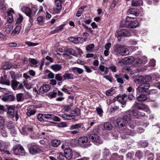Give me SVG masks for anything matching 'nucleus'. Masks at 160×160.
<instances>
[{"instance_id": "f257e3e1", "label": "nucleus", "mask_w": 160, "mask_h": 160, "mask_svg": "<svg viewBox=\"0 0 160 160\" xmlns=\"http://www.w3.org/2000/svg\"><path fill=\"white\" fill-rule=\"evenodd\" d=\"M131 116L124 115L123 118H118L115 122V125L119 128L121 133V137L122 138L125 139L129 138V135H133L130 130L126 127V125L128 123L129 127L133 128L136 125L135 122L132 121Z\"/></svg>"}, {"instance_id": "f03ea898", "label": "nucleus", "mask_w": 160, "mask_h": 160, "mask_svg": "<svg viewBox=\"0 0 160 160\" xmlns=\"http://www.w3.org/2000/svg\"><path fill=\"white\" fill-rule=\"evenodd\" d=\"M21 9L27 16L31 18L32 16H35L38 10V8L37 6H34L32 7L31 9L27 6L22 5L21 6Z\"/></svg>"}, {"instance_id": "7ed1b4c3", "label": "nucleus", "mask_w": 160, "mask_h": 160, "mask_svg": "<svg viewBox=\"0 0 160 160\" xmlns=\"http://www.w3.org/2000/svg\"><path fill=\"white\" fill-rule=\"evenodd\" d=\"M123 24L124 27L134 28L138 27L139 23L136 18L127 16Z\"/></svg>"}, {"instance_id": "20e7f679", "label": "nucleus", "mask_w": 160, "mask_h": 160, "mask_svg": "<svg viewBox=\"0 0 160 160\" xmlns=\"http://www.w3.org/2000/svg\"><path fill=\"white\" fill-rule=\"evenodd\" d=\"M114 52L116 55L120 54L122 56L128 55L129 51L127 46L117 45L115 46Z\"/></svg>"}, {"instance_id": "39448f33", "label": "nucleus", "mask_w": 160, "mask_h": 160, "mask_svg": "<svg viewBox=\"0 0 160 160\" xmlns=\"http://www.w3.org/2000/svg\"><path fill=\"white\" fill-rule=\"evenodd\" d=\"M21 133L23 135H27L29 134L30 137L33 139H36L37 138L35 135L36 131L31 126L23 127Z\"/></svg>"}, {"instance_id": "423d86ee", "label": "nucleus", "mask_w": 160, "mask_h": 160, "mask_svg": "<svg viewBox=\"0 0 160 160\" xmlns=\"http://www.w3.org/2000/svg\"><path fill=\"white\" fill-rule=\"evenodd\" d=\"M78 142L81 147L84 148L89 147L91 145L88 138L86 136L79 138L78 140Z\"/></svg>"}, {"instance_id": "0eeeda50", "label": "nucleus", "mask_w": 160, "mask_h": 160, "mask_svg": "<svg viewBox=\"0 0 160 160\" xmlns=\"http://www.w3.org/2000/svg\"><path fill=\"white\" fill-rule=\"evenodd\" d=\"M90 138L93 143L96 145H98L103 142V140L98 135L92 134L90 136Z\"/></svg>"}, {"instance_id": "6e6552de", "label": "nucleus", "mask_w": 160, "mask_h": 160, "mask_svg": "<svg viewBox=\"0 0 160 160\" xmlns=\"http://www.w3.org/2000/svg\"><path fill=\"white\" fill-rule=\"evenodd\" d=\"M62 148L64 150V156L67 159H70L72 157L73 152L68 147L64 145L62 146Z\"/></svg>"}, {"instance_id": "1a4fd4ad", "label": "nucleus", "mask_w": 160, "mask_h": 160, "mask_svg": "<svg viewBox=\"0 0 160 160\" xmlns=\"http://www.w3.org/2000/svg\"><path fill=\"white\" fill-rule=\"evenodd\" d=\"M13 152L14 155L23 156L25 154V152L23 147L21 146H19L13 149Z\"/></svg>"}, {"instance_id": "9d476101", "label": "nucleus", "mask_w": 160, "mask_h": 160, "mask_svg": "<svg viewBox=\"0 0 160 160\" xmlns=\"http://www.w3.org/2000/svg\"><path fill=\"white\" fill-rule=\"evenodd\" d=\"M117 34L118 38L119 41L121 40L124 37H129L131 35L130 33L125 29L118 31Z\"/></svg>"}, {"instance_id": "9b49d317", "label": "nucleus", "mask_w": 160, "mask_h": 160, "mask_svg": "<svg viewBox=\"0 0 160 160\" xmlns=\"http://www.w3.org/2000/svg\"><path fill=\"white\" fill-rule=\"evenodd\" d=\"M7 13V21L9 23H11L14 21L13 17L16 15V14L13 9L11 8H10L8 9Z\"/></svg>"}, {"instance_id": "f8f14e48", "label": "nucleus", "mask_w": 160, "mask_h": 160, "mask_svg": "<svg viewBox=\"0 0 160 160\" xmlns=\"http://www.w3.org/2000/svg\"><path fill=\"white\" fill-rule=\"evenodd\" d=\"M150 84L148 83H143L139 86L137 89V92H146L149 88Z\"/></svg>"}, {"instance_id": "ddd939ff", "label": "nucleus", "mask_w": 160, "mask_h": 160, "mask_svg": "<svg viewBox=\"0 0 160 160\" xmlns=\"http://www.w3.org/2000/svg\"><path fill=\"white\" fill-rule=\"evenodd\" d=\"M11 87L14 90H19L23 87L22 85L16 80H12L11 81Z\"/></svg>"}, {"instance_id": "4468645a", "label": "nucleus", "mask_w": 160, "mask_h": 160, "mask_svg": "<svg viewBox=\"0 0 160 160\" xmlns=\"http://www.w3.org/2000/svg\"><path fill=\"white\" fill-rule=\"evenodd\" d=\"M37 107L35 105H31L28 107L26 114L28 117L34 115L36 112L35 108Z\"/></svg>"}, {"instance_id": "2eb2a0df", "label": "nucleus", "mask_w": 160, "mask_h": 160, "mask_svg": "<svg viewBox=\"0 0 160 160\" xmlns=\"http://www.w3.org/2000/svg\"><path fill=\"white\" fill-rule=\"evenodd\" d=\"M41 150L39 147L36 145L32 146L29 149L30 153L32 155H34L40 152Z\"/></svg>"}, {"instance_id": "dca6fc26", "label": "nucleus", "mask_w": 160, "mask_h": 160, "mask_svg": "<svg viewBox=\"0 0 160 160\" xmlns=\"http://www.w3.org/2000/svg\"><path fill=\"white\" fill-rule=\"evenodd\" d=\"M126 97V95L118 96L115 98V100H117L118 102L121 103L122 107H124L126 104V102L124 100L125 98Z\"/></svg>"}, {"instance_id": "f3484780", "label": "nucleus", "mask_w": 160, "mask_h": 160, "mask_svg": "<svg viewBox=\"0 0 160 160\" xmlns=\"http://www.w3.org/2000/svg\"><path fill=\"white\" fill-rule=\"evenodd\" d=\"M6 107L8 109L7 113L8 115L11 118L14 117L15 114L14 108L15 107V106L7 105Z\"/></svg>"}, {"instance_id": "a211bd4d", "label": "nucleus", "mask_w": 160, "mask_h": 160, "mask_svg": "<svg viewBox=\"0 0 160 160\" xmlns=\"http://www.w3.org/2000/svg\"><path fill=\"white\" fill-rule=\"evenodd\" d=\"M134 105L137 108L140 110H143L144 111L148 112L149 111L148 107L146 106L144 104L139 103L137 102L134 103Z\"/></svg>"}, {"instance_id": "6ab92c4d", "label": "nucleus", "mask_w": 160, "mask_h": 160, "mask_svg": "<svg viewBox=\"0 0 160 160\" xmlns=\"http://www.w3.org/2000/svg\"><path fill=\"white\" fill-rule=\"evenodd\" d=\"M7 75H5L3 77H2L0 78V83L9 86L10 84V82L9 80L7 79Z\"/></svg>"}, {"instance_id": "aec40b11", "label": "nucleus", "mask_w": 160, "mask_h": 160, "mask_svg": "<svg viewBox=\"0 0 160 160\" xmlns=\"http://www.w3.org/2000/svg\"><path fill=\"white\" fill-rule=\"evenodd\" d=\"M68 39L70 42H72L75 44L79 43V41L82 39V41H85V40L84 38L79 37L77 38L70 37L68 38Z\"/></svg>"}, {"instance_id": "412c9836", "label": "nucleus", "mask_w": 160, "mask_h": 160, "mask_svg": "<svg viewBox=\"0 0 160 160\" xmlns=\"http://www.w3.org/2000/svg\"><path fill=\"white\" fill-rule=\"evenodd\" d=\"M126 113L127 114V115H130V116H131V113H132L133 115L136 118H138V116H137L138 114H140V112L136 110H129L127 111V112H126Z\"/></svg>"}, {"instance_id": "4be33fe9", "label": "nucleus", "mask_w": 160, "mask_h": 160, "mask_svg": "<svg viewBox=\"0 0 160 160\" xmlns=\"http://www.w3.org/2000/svg\"><path fill=\"white\" fill-rule=\"evenodd\" d=\"M50 68L51 69L55 72L60 71L62 68V67L61 64H57L51 65Z\"/></svg>"}, {"instance_id": "5701e85b", "label": "nucleus", "mask_w": 160, "mask_h": 160, "mask_svg": "<svg viewBox=\"0 0 160 160\" xmlns=\"http://www.w3.org/2000/svg\"><path fill=\"white\" fill-rule=\"evenodd\" d=\"M69 71H72L74 73H78L79 74L82 73L83 72V70L78 67H72L69 68Z\"/></svg>"}, {"instance_id": "b1692460", "label": "nucleus", "mask_w": 160, "mask_h": 160, "mask_svg": "<svg viewBox=\"0 0 160 160\" xmlns=\"http://www.w3.org/2000/svg\"><path fill=\"white\" fill-rule=\"evenodd\" d=\"M50 89V86L48 84H45L42 86L40 88V92L42 93L47 92Z\"/></svg>"}, {"instance_id": "393cba45", "label": "nucleus", "mask_w": 160, "mask_h": 160, "mask_svg": "<svg viewBox=\"0 0 160 160\" xmlns=\"http://www.w3.org/2000/svg\"><path fill=\"white\" fill-rule=\"evenodd\" d=\"M14 99V97L13 96L11 95H7L3 96L2 98V100L4 102L12 101Z\"/></svg>"}, {"instance_id": "a878e982", "label": "nucleus", "mask_w": 160, "mask_h": 160, "mask_svg": "<svg viewBox=\"0 0 160 160\" xmlns=\"http://www.w3.org/2000/svg\"><path fill=\"white\" fill-rule=\"evenodd\" d=\"M21 29V26L20 25H18L16 26L12 31L11 35L12 36H14L15 35H18Z\"/></svg>"}, {"instance_id": "bb28decb", "label": "nucleus", "mask_w": 160, "mask_h": 160, "mask_svg": "<svg viewBox=\"0 0 160 160\" xmlns=\"http://www.w3.org/2000/svg\"><path fill=\"white\" fill-rule=\"evenodd\" d=\"M126 64H129L134 62L135 58L132 56H128L125 58Z\"/></svg>"}, {"instance_id": "cd10ccee", "label": "nucleus", "mask_w": 160, "mask_h": 160, "mask_svg": "<svg viewBox=\"0 0 160 160\" xmlns=\"http://www.w3.org/2000/svg\"><path fill=\"white\" fill-rule=\"evenodd\" d=\"M143 4L142 0H132V6L134 7L142 5Z\"/></svg>"}, {"instance_id": "c85d7f7f", "label": "nucleus", "mask_w": 160, "mask_h": 160, "mask_svg": "<svg viewBox=\"0 0 160 160\" xmlns=\"http://www.w3.org/2000/svg\"><path fill=\"white\" fill-rule=\"evenodd\" d=\"M64 79H73L74 78V75L72 73L69 72H66L63 75Z\"/></svg>"}, {"instance_id": "c756f323", "label": "nucleus", "mask_w": 160, "mask_h": 160, "mask_svg": "<svg viewBox=\"0 0 160 160\" xmlns=\"http://www.w3.org/2000/svg\"><path fill=\"white\" fill-rule=\"evenodd\" d=\"M127 12L128 14H133L136 16H138L139 14L137 10L135 8H131L129 9Z\"/></svg>"}, {"instance_id": "7c9ffc66", "label": "nucleus", "mask_w": 160, "mask_h": 160, "mask_svg": "<svg viewBox=\"0 0 160 160\" xmlns=\"http://www.w3.org/2000/svg\"><path fill=\"white\" fill-rule=\"evenodd\" d=\"M71 114L73 115L74 117L75 116H79L80 114V110L79 108H76L71 112Z\"/></svg>"}, {"instance_id": "2f4dec72", "label": "nucleus", "mask_w": 160, "mask_h": 160, "mask_svg": "<svg viewBox=\"0 0 160 160\" xmlns=\"http://www.w3.org/2000/svg\"><path fill=\"white\" fill-rule=\"evenodd\" d=\"M118 82L122 84L124 83L123 80L122 78V74L121 73L116 74L115 76Z\"/></svg>"}, {"instance_id": "473e14b6", "label": "nucleus", "mask_w": 160, "mask_h": 160, "mask_svg": "<svg viewBox=\"0 0 160 160\" xmlns=\"http://www.w3.org/2000/svg\"><path fill=\"white\" fill-rule=\"evenodd\" d=\"M82 124L78 123L71 125L70 128V129L72 130L73 129H78L81 128Z\"/></svg>"}, {"instance_id": "72a5a7b5", "label": "nucleus", "mask_w": 160, "mask_h": 160, "mask_svg": "<svg viewBox=\"0 0 160 160\" xmlns=\"http://www.w3.org/2000/svg\"><path fill=\"white\" fill-rule=\"evenodd\" d=\"M147 96L144 94H142L139 95L137 98V100L140 102H143L147 100Z\"/></svg>"}, {"instance_id": "f704fd0d", "label": "nucleus", "mask_w": 160, "mask_h": 160, "mask_svg": "<svg viewBox=\"0 0 160 160\" xmlns=\"http://www.w3.org/2000/svg\"><path fill=\"white\" fill-rule=\"evenodd\" d=\"M99 68L101 71L103 72V74H106L108 73V68L105 67L103 65H100L99 67Z\"/></svg>"}, {"instance_id": "c9c22d12", "label": "nucleus", "mask_w": 160, "mask_h": 160, "mask_svg": "<svg viewBox=\"0 0 160 160\" xmlns=\"http://www.w3.org/2000/svg\"><path fill=\"white\" fill-rule=\"evenodd\" d=\"M23 18V16L21 14H18L17 16V18L16 20V24H20L22 21Z\"/></svg>"}, {"instance_id": "e433bc0d", "label": "nucleus", "mask_w": 160, "mask_h": 160, "mask_svg": "<svg viewBox=\"0 0 160 160\" xmlns=\"http://www.w3.org/2000/svg\"><path fill=\"white\" fill-rule=\"evenodd\" d=\"M112 158L113 160H122L123 157L119 156L117 153H114L112 156Z\"/></svg>"}, {"instance_id": "4c0bfd02", "label": "nucleus", "mask_w": 160, "mask_h": 160, "mask_svg": "<svg viewBox=\"0 0 160 160\" xmlns=\"http://www.w3.org/2000/svg\"><path fill=\"white\" fill-rule=\"evenodd\" d=\"M60 143V141L57 139H54L52 141L51 144L54 147H57Z\"/></svg>"}, {"instance_id": "58836bf2", "label": "nucleus", "mask_w": 160, "mask_h": 160, "mask_svg": "<svg viewBox=\"0 0 160 160\" xmlns=\"http://www.w3.org/2000/svg\"><path fill=\"white\" fill-rule=\"evenodd\" d=\"M116 88H112L108 90L106 92V94L107 96H112L115 92Z\"/></svg>"}, {"instance_id": "ea45409f", "label": "nucleus", "mask_w": 160, "mask_h": 160, "mask_svg": "<svg viewBox=\"0 0 160 160\" xmlns=\"http://www.w3.org/2000/svg\"><path fill=\"white\" fill-rule=\"evenodd\" d=\"M62 117L64 119L67 120H70L74 119L73 115H68L66 114H62Z\"/></svg>"}, {"instance_id": "a19ab883", "label": "nucleus", "mask_w": 160, "mask_h": 160, "mask_svg": "<svg viewBox=\"0 0 160 160\" xmlns=\"http://www.w3.org/2000/svg\"><path fill=\"white\" fill-rule=\"evenodd\" d=\"M13 26L12 25L8 24L7 25V27L6 30V32L7 33H10L12 30Z\"/></svg>"}, {"instance_id": "79ce46f5", "label": "nucleus", "mask_w": 160, "mask_h": 160, "mask_svg": "<svg viewBox=\"0 0 160 160\" xmlns=\"http://www.w3.org/2000/svg\"><path fill=\"white\" fill-rule=\"evenodd\" d=\"M104 128L105 129L109 130L112 129V126L110 123L106 122L104 124Z\"/></svg>"}, {"instance_id": "37998d69", "label": "nucleus", "mask_w": 160, "mask_h": 160, "mask_svg": "<svg viewBox=\"0 0 160 160\" xmlns=\"http://www.w3.org/2000/svg\"><path fill=\"white\" fill-rule=\"evenodd\" d=\"M12 66L11 64L9 62H6L4 65L2 66V68L4 70L9 69H10Z\"/></svg>"}, {"instance_id": "c03bdc74", "label": "nucleus", "mask_w": 160, "mask_h": 160, "mask_svg": "<svg viewBox=\"0 0 160 160\" xmlns=\"http://www.w3.org/2000/svg\"><path fill=\"white\" fill-rule=\"evenodd\" d=\"M67 53V55L69 54L74 56H76L77 55V52L71 48L68 50Z\"/></svg>"}, {"instance_id": "a18cd8bd", "label": "nucleus", "mask_w": 160, "mask_h": 160, "mask_svg": "<svg viewBox=\"0 0 160 160\" xmlns=\"http://www.w3.org/2000/svg\"><path fill=\"white\" fill-rule=\"evenodd\" d=\"M65 25V24H62L59 26H58V27H57L55 30L54 31L56 32H60L61 31H62Z\"/></svg>"}, {"instance_id": "49530a36", "label": "nucleus", "mask_w": 160, "mask_h": 160, "mask_svg": "<svg viewBox=\"0 0 160 160\" xmlns=\"http://www.w3.org/2000/svg\"><path fill=\"white\" fill-rule=\"evenodd\" d=\"M56 156L57 158L60 160H63L65 157L64 155L61 152L58 153L56 154Z\"/></svg>"}, {"instance_id": "de8ad7c7", "label": "nucleus", "mask_w": 160, "mask_h": 160, "mask_svg": "<svg viewBox=\"0 0 160 160\" xmlns=\"http://www.w3.org/2000/svg\"><path fill=\"white\" fill-rule=\"evenodd\" d=\"M55 78L57 81H61L62 80L63 78L61 74L58 73L56 75Z\"/></svg>"}, {"instance_id": "09e8293b", "label": "nucleus", "mask_w": 160, "mask_h": 160, "mask_svg": "<svg viewBox=\"0 0 160 160\" xmlns=\"http://www.w3.org/2000/svg\"><path fill=\"white\" fill-rule=\"evenodd\" d=\"M96 112L97 114L100 117H102V116L103 110L102 109L99 108H96Z\"/></svg>"}, {"instance_id": "8fccbe9b", "label": "nucleus", "mask_w": 160, "mask_h": 160, "mask_svg": "<svg viewBox=\"0 0 160 160\" xmlns=\"http://www.w3.org/2000/svg\"><path fill=\"white\" fill-rule=\"evenodd\" d=\"M25 44L29 46H34L39 44L38 43H33L27 41L25 42Z\"/></svg>"}, {"instance_id": "3c124183", "label": "nucleus", "mask_w": 160, "mask_h": 160, "mask_svg": "<svg viewBox=\"0 0 160 160\" xmlns=\"http://www.w3.org/2000/svg\"><path fill=\"white\" fill-rule=\"evenodd\" d=\"M132 69L128 66H125L122 69V72H131Z\"/></svg>"}, {"instance_id": "603ef678", "label": "nucleus", "mask_w": 160, "mask_h": 160, "mask_svg": "<svg viewBox=\"0 0 160 160\" xmlns=\"http://www.w3.org/2000/svg\"><path fill=\"white\" fill-rule=\"evenodd\" d=\"M22 96L23 94L22 93H19L17 94V100L18 102L21 101L22 100Z\"/></svg>"}, {"instance_id": "864d4df0", "label": "nucleus", "mask_w": 160, "mask_h": 160, "mask_svg": "<svg viewBox=\"0 0 160 160\" xmlns=\"http://www.w3.org/2000/svg\"><path fill=\"white\" fill-rule=\"evenodd\" d=\"M40 138H47L48 137L47 133L43 132L39 133L38 136Z\"/></svg>"}, {"instance_id": "5fc2aeb1", "label": "nucleus", "mask_w": 160, "mask_h": 160, "mask_svg": "<svg viewBox=\"0 0 160 160\" xmlns=\"http://www.w3.org/2000/svg\"><path fill=\"white\" fill-rule=\"evenodd\" d=\"M52 117H53V115L50 114H44V119H48L50 120L52 119Z\"/></svg>"}, {"instance_id": "6e6d98bb", "label": "nucleus", "mask_w": 160, "mask_h": 160, "mask_svg": "<svg viewBox=\"0 0 160 160\" xmlns=\"http://www.w3.org/2000/svg\"><path fill=\"white\" fill-rule=\"evenodd\" d=\"M38 118V120L42 122L44 121V114H39L37 116Z\"/></svg>"}, {"instance_id": "4d7b16f0", "label": "nucleus", "mask_w": 160, "mask_h": 160, "mask_svg": "<svg viewBox=\"0 0 160 160\" xmlns=\"http://www.w3.org/2000/svg\"><path fill=\"white\" fill-rule=\"evenodd\" d=\"M156 65V60L154 59H151L149 63L150 66L154 67Z\"/></svg>"}, {"instance_id": "13d9d810", "label": "nucleus", "mask_w": 160, "mask_h": 160, "mask_svg": "<svg viewBox=\"0 0 160 160\" xmlns=\"http://www.w3.org/2000/svg\"><path fill=\"white\" fill-rule=\"evenodd\" d=\"M44 18L42 16H39L37 18V21L38 23L42 24L43 23Z\"/></svg>"}, {"instance_id": "bf43d9fd", "label": "nucleus", "mask_w": 160, "mask_h": 160, "mask_svg": "<svg viewBox=\"0 0 160 160\" xmlns=\"http://www.w3.org/2000/svg\"><path fill=\"white\" fill-rule=\"evenodd\" d=\"M118 63L120 65L126 64V62H125V58L121 59H119L118 61Z\"/></svg>"}, {"instance_id": "052dcab7", "label": "nucleus", "mask_w": 160, "mask_h": 160, "mask_svg": "<svg viewBox=\"0 0 160 160\" xmlns=\"http://www.w3.org/2000/svg\"><path fill=\"white\" fill-rule=\"evenodd\" d=\"M135 156L138 158L140 159L142 157V153L140 151H138L136 152Z\"/></svg>"}, {"instance_id": "680f3d73", "label": "nucleus", "mask_w": 160, "mask_h": 160, "mask_svg": "<svg viewBox=\"0 0 160 160\" xmlns=\"http://www.w3.org/2000/svg\"><path fill=\"white\" fill-rule=\"evenodd\" d=\"M24 85L25 88L28 89H30L32 86V85L31 83L27 82L25 83Z\"/></svg>"}, {"instance_id": "e2e57ef3", "label": "nucleus", "mask_w": 160, "mask_h": 160, "mask_svg": "<svg viewBox=\"0 0 160 160\" xmlns=\"http://www.w3.org/2000/svg\"><path fill=\"white\" fill-rule=\"evenodd\" d=\"M61 8V7H57V8H53V10L54 12L55 13H59Z\"/></svg>"}, {"instance_id": "0e129e2a", "label": "nucleus", "mask_w": 160, "mask_h": 160, "mask_svg": "<svg viewBox=\"0 0 160 160\" xmlns=\"http://www.w3.org/2000/svg\"><path fill=\"white\" fill-rule=\"evenodd\" d=\"M11 134L13 136H15L17 134V131L15 130V127L12 128V129L10 130Z\"/></svg>"}, {"instance_id": "69168bd1", "label": "nucleus", "mask_w": 160, "mask_h": 160, "mask_svg": "<svg viewBox=\"0 0 160 160\" xmlns=\"http://www.w3.org/2000/svg\"><path fill=\"white\" fill-rule=\"evenodd\" d=\"M103 77L107 80H108L110 82H112V78L110 75L104 76Z\"/></svg>"}, {"instance_id": "338daca9", "label": "nucleus", "mask_w": 160, "mask_h": 160, "mask_svg": "<svg viewBox=\"0 0 160 160\" xmlns=\"http://www.w3.org/2000/svg\"><path fill=\"white\" fill-rule=\"evenodd\" d=\"M6 8L4 5L1 4L0 5V11L1 12H3L6 11Z\"/></svg>"}, {"instance_id": "774afa93", "label": "nucleus", "mask_w": 160, "mask_h": 160, "mask_svg": "<svg viewBox=\"0 0 160 160\" xmlns=\"http://www.w3.org/2000/svg\"><path fill=\"white\" fill-rule=\"evenodd\" d=\"M94 47L93 44H91L88 45L86 48V49L87 51H90L92 50Z\"/></svg>"}]
</instances>
